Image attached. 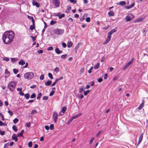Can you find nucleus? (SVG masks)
<instances>
[{
    "mask_svg": "<svg viewBox=\"0 0 148 148\" xmlns=\"http://www.w3.org/2000/svg\"><path fill=\"white\" fill-rule=\"evenodd\" d=\"M48 97L47 96H44L43 97V99L45 100H46L48 99Z\"/></svg>",
    "mask_w": 148,
    "mask_h": 148,
    "instance_id": "e2e57ef3",
    "label": "nucleus"
},
{
    "mask_svg": "<svg viewBox=\"0 0 148 148\" xmlns=\"http://www.w3.org/2000/svg\"><path fill=\"white\" fill-rule=\"evenodd\" d=\"M144 101L143 100L141 104L140 105V106L138 108V110H141L144 106Z\"/></svg>",
    "mask_w": 148,
    "mask_h": 148,
    "instance_id": "ddd939ff",
    "label": "nucleus"
},
{
    "mask_svg": "<svg viewBox=\"0 0 148 148\" xmlns=\"http://www.w3.org/2000/svg\"><path fill=\"white\" fill-rule=\"evenodd\" d=\"M92 69H93V66H91L90 67V68L88 70V73H90L92 72Z\"/></svg>",
    "mask_w": 148,
    "mask_h": 148,
    "instance_id": "8fccbe9b",
    "label": "nucleus"
},
{
    "mask_svg": "<svg viewBox=\"0 0 148 148\" xmlns=\"http://www.w3.org/2000/svg\"><path fill=\"white\" fill-rule=\"evenodd\" d=\"M11 61L12 62L14 63L16 62V61L18 60V58H11Z\"/></svg>",
    "mask_w": 148,
    "mask_h": 148,
    "instance_id": "6ab92c4d",
    "label": "nucleus"
},
{
    "mask_svg": "<svg viewBox=\"0 0 148 148\" xmlns=\"http://www.w3.org/2000/svg\"><path fill=\"white\" fill-rule=\"evenodd\" d=\"M48 75L49 77L50 78H51V79H53V75L51 73H48Z\"/></svg>",
    "mask_w": 148,
    "mask_h": 148,
    "instance_id": "c9c22d12",
    "label": "nucleus"
},
{
    "mask_svg": "<svg viewBox=\"0 0 148 148\" xmlns=\"http://www.w3.org/2000/svg\"><path fill=\"white\" fill-rule=\"evenodd\" d=\"M70 1L71 2L73 3V4H75L76 3V1L74 0H70Z\"/></svg>",
    "mask_w": 148,
    "mask_h": 148,
    "instance_id": "bf43d9fd",
    "label": "nucleus"
},
{
    "mask_svg": "<svg viewBox=\"0 0 148 148\" xmlns=\"http://www.w3.org/2000/svg\"><path fill=\"white\" fill-rule=\"evenodd\" d=\"M18 64L19 65H23L25 64V62L24 60L22 59L19 61Z\"/></svg>",
    "mask_w": 148,
    "mask_h": 148,
    "instance_id": "f3484780",
    "label": "nucleus"
},
{
    "mask_svg": "<svg viewBox=\"0 0 148 148\" xmlns=\"http://www.w3.org/2000/svg\"><path fill=\"white\" fill-rule=\"evenodd\" d=\"M102 130H100L98 132V133L96 134V136H98L100 134V133L102 132Z\"/></svg>",
    "mask_w": 148,
    "mask_h": 148,
    "instance_id": "5fc2aeb1",
    "label": "nucleus"
},
{
    "mask_svg": "<svg viewBox=\"0 0 148 148\" xmlns=\"http://www.w3.org/2000/svg\"><path fill=\"white\" fill-rule=\"evenodd\" d=\"M79 46V44L78 43L75 46V53H76L77 49Z\"/></svg>",
    "mask_w": 148,
    "mask_h": 148,
    "instance_id": "5701e85b",
    "label": "nucleus"
},
{
    "mask_svg": "<svg viewBox=\"0 0 148 148\" xmlns=\"http://www.w3.org/2000/svg\"><path fill=\"white\" fill-rule=\"evenodd\" d=\"M12 129L16 132H17L18 130L16 127L15 125H13L12 126Z\"/></svg>",
    "mask_w": 148,
    "mask_h": 148,
    "instance_id": "7c9ffc66",
    "label": "nucleus"
},
{
    "mask_svg": "<svg viewBox=\"0 0 148 148\" xmlns=\"http://www.w3.org/2000/svg\"><path fill=\"white\" fill-rule=\"evenodd\" d=\"M13 71L14 73L15 74H16L18 72V69H13Z\"/></svg>",
    "mask_w": 148,
    "mask_h": 148,
    "instance_id": "e433bc0d",
    "label": "nucleus"
},
{
    "mask_svg": "<svg viewBox=\"0 0 148 148\" xmlns=\"http://www.w3.org/2000/svg\"><path fill=\"white\" fill-rule=\"evenodd\" d=\"M6 124L4 123H3L2 121L0 120V126H2L3 125H6Z\"/></svg>",
    "mask_w": 148,
    "mask_h": 148,
    "instance_id": "de8ad7c7",
    "label": "nucleus"
},
{
    "mask_svg": "<svg viewBox=\"0 0 148 148\" xmlns=\"http://www.w3.org/2000/svg\"><path fill=\"white\" fill-rule=\"evenodd\" d=\"M51 81H49L45 82V84L46 86H49L51 84Z\"/></svg>",
    "mask_w": 148,
    "mask_h": 148,
    "instance_id": "aec40b11",
    "label": "nucleus"
},
{
    "mask_svg": "<svg viewBox=\"0 0 148 148\" xmlns=\"http://www.w3.org/2000/svg\"><path fill=\"white\" fill-rule=\"evenodd\" d=\"M79 98L81 100L84 97V96L83 95H81L79 96Z\"/></svg>",
    "mask_w": 148,
    "mask_h": 148,
    "instance_id": "13d9d810",
    "label": "nucleus"
},
{
    "mask_svg": "<svg viewBox=\"0 0 148 148\" xmlns=\"http://www.w3.org/2000/svg\"><path fill=\"white\" fill-rule=\"evenodd\" d=\"M54 32V33L56 34L61 35L64 33V30L63 29L57 28L55 29Z\"/></svg>",
    "mask_w": 148,
    "mask_h": 148,
    "instance_id": "20e7f679",
    "label": "nucleus"
},
{
    "mask_svg": "<svg viewBox=\"0 0 148 148\" xmlns=\"http://www.w3.org/2000/svg\"><path fill=\"white\" fill-rule=\"evenodd\" d=\"M64 16L65 14H62L61 15H60V16H59V18L60 19H61L62 17H64Z\"/></svg>",
    "mask_w": 148,
    "mask_h": 148,
    "instance_id": "58836bf2",
    "label": "nucleus"
},
{
    "mask_svg": "<svg viewBox=\"0 0 148 148\" xmlns=\"http://www.w3.org/2000/svg\"><path fill=\"white\" fill-rule=\"evenodd\" d=\"M134 60V58H132L131 60L126 64V65L128 67L132 63Z\"/></svg>",
    "mask_w": 148,
    "mask_h": 148,
    "instance_id": "2eb2a0df",
    "label": "nucleus"
},
{
    "mask_svg": "<svg viewBox=\"0 0 148 148\" xmlns=\"http://www.w3.org/2000/svg\"><path fill=\"white\" fill-rule=\"evenodd\" d=\"M117 31L116 28H115L113 29H112L110 32H109L108 34L109 35V36H111V35L113 34L114 32H116Z\"/></svg>",
    "mask_w": 148,
    "mask_h": 148,
    "instance_id": "6e6552de",
    "label": "nucleus"
},
{
    "mask_svg": "<svg viewBox=\"0 0 148 148\" xmlns=\"http://www.w3.org/2000/svg\"><path fill=\"white\" fill-rule=\"evenodd\" d=\"M53 118L54 122H56L58 118V114L56 112H54L53 114Z\"/></svg>",
    "mask_w": 148,
    "mask_h": 148,
    "instance_id": "0eeeda50",
    "label": "nucleus"
},
{
    "mask_svg": "<svg viewBox=\"0 0 148 148\" xmlns=\"http://www.w3.org/2000/svg\"><path fill=\"white\" fill-rule=\"evenodd\" d=\"M108 15L110 16H114V13L112 11H110L108 13Z\"/></svg>",
    "mask_w": 148,
    "mask_h": 148,
    "instance_id": "b1692460",
    "label": "nucleus"
},
{
    "mask_svg": "<svg viewBox=\"0 0 148 148\" xmlns=\"http://www.w3.org/2000/svg\"><path fill=\"white\" fill-rule=\"evenodd\" d=\"M84 90L83 88L82 87H81L79 89V92H82Z\"/></svg>",
    "mask_w": 148,
    "mask_h": 148,
    "instance_id": "680f3d73",
    "label": "nucleus"
},
{
    "mask_svg": "<svg viewBox=\"0 0 148 148\" xmlns=\"http://www.w3.org/2000/svg\"><path fill=\"white\" fill-rule=\"evenodd\" d=\"M143 20V19L142 18H140L136 20L134 22L135 23L140 22L141 21Z\"/></svg>",
    "mask_w": 148,
    "mask_h": 148,
    "instance_id": "c756f323",
    "label": "nucleus"
},
{
    "mask_svg": "<svg viewBox=\"0 0 148 148\" xmlns=\"http://www.w3.org/2000/svg\"><path fill=\"white\" fill-rule=\"evenodd\" d=\"M53 49V48L52 47L50 46L47 49V50L48 51L52 50Z\"/></svg>",
    "mask_w": 148,
    "mask_h": 148,
    "instance_id": "864d4df0",
    "label": "nucleus"
},
{
    "mask_svg": "<svg viewBox=\"0 0 148 148\" xmlns=\"http://www.w3.org/2000/svg\"><path fill=\"white\" fill-rule=\"evenodd\" d=\"M54 125L53 124H51L50 126V129L51 130H52L54 129Z\"/></svg>",
    "mask_w": 148,
    "mask_h": 148,
    "instance_id": "ea45409f",
    "label": "nucleus"
},
{
    "mask_svg": "<svg viewBox=\"0 0 148 148\" xmlns=\"http://www.w3.org/2000/svg\"><path fill=\"white\" fill-rule=\"evenodd\" d=\"M32 142H29L28 143V147H31L32 146Z\"/></svg>",
    "mask_w": 148,
    "mask_h": 148,
    "instance_id": "a19ab883",
    "label": "nucleus"
},
{
    "mask_svg": "<svg viewBox=\"0 0 148 148\" xmlns=\"http://www.w3.org/2000/svg\"><path fill=\"white\" fill-rule=\"evenodd\" d=\"M111 38V36H109V35L108 34L107 39H106L105 42L103 43V44L105 45L108 43L110 41Z\"/></svg>",
    "mask_w": 148,
    "mask_h": 148,
    "instance_id": "1a4fd4ad",
    "label": "nucleus"
},
{
    "mask_svg": "<svg viewBox=\"0 0 148 148\" xmlns=\"http://www.w3.org/2000/svg\"><path fill=\"white\" fill-rule=\"evenodd\" d=\"M8 113L10 114V116H12L13 114V113L10 110H8Z\"/></svg>",
    "mask_w": 148,
    "mask_h": 148,
    "instance_id": "79ce46f5",
    "label": "nucleus"
},
{
    "mask_svg": "<svg viewBox=\"0 0 148 148\" xmlns=\"http://www.w3.org/2000/svg\"><path fill=\"white\" fill-rule=\"evenodd\" d=\"M33 4L34 5H35L37 7H39L40 6V5L36 1L34 0L32 2Z\"/></svg>",
    "mask_w": 148,
    "mask_h": 148,
    "instance_id": "f8f14e48",
    "label": "nucleus"
},
{
    "mask_svg": "<svg viewBox=\"0 0 148 148\" xmlns=\"http://www.w3.org/2000/svg\"><path fill=\"white\" fill-rule=\"evenodd\" d=\"M0 116H1V118L2 119V120L3 121H4V116L3 114H2L1 113H0Z\"/></svg>",
    "mask_w": 148,
    "mask_h": 148,
    "instance_id": "a18cd8bd",
    "label": "nucleus"
},
{
    "mask_svg": "<svg viewBox=\"0 0 148 148\" xmlns=\"http://www.w3.org/2000/svg\"><path fill=\"white\" fill-rule=\"evenodd\" d=\"M36 97V94L35 93H33L30 96V98L31 99H33Z\"/></svg>",
    "mask_w": 148,
    "mask_h": 148,
    "instance_id": "4c0bfd02",
    "label": "nucleus"
},
{
    "mask_svg": "<svg viewBox=\"0 0 148 148\" xmlns=\"http://www.w3.org/2000/svg\"><path fill=\"white\" fill-rule=\"evenodd\" d=\"M19 94L20 95H21L22 96H23L24 95V93L23 92H22V91H20V92H19Z\"/></svg>",
    "mask_w": 148,
    "mask_h": 148,
    "instance_id": "338daca9",
    "label": "nucleus"
},
{
    "mask_svg": "<svg viewBox=\"0 0 148 148\" xmlns=\"http://www.w3.org/2000/svg\"><path fill=\"white\" fill-rule=\"evenodd\" d=\"M86 21L87 22H90V18L89 17L87 18L86 19Z\"/></svg>",
    "mask_w": 148,
    "mask_h": 148,
    "instance_id": "603ef678",
    "label": "nucleus"
},
{
    "mask_svg": "<svg viewBox=\"0 0 148 148\" xmlns=\"http://www.w3.org/2000/svg\"><path fill=\"white\" fill-rule=\"evenodd\" d=\"M82 114L81 113H79L78 114H77V115H75L74 116H73V118L74 119H76L77 117L79 116H80Z\"/></svg>",
    "mask_w": 148,
    "mask_h": 148,
    "instance_id": "cd10ccee",
    "label": "nucleus"
},
{
    "mask_svg": "<svg viewBox=\"0 0 148 148\" xmlns=\"http://www.w3.org/2000/svg\"><path fill=\"white\" fill-rule=\"evenodd\" d=\"M99 66V63H97L94 66V68L95 69H98Z\"/></svg>",
    "mask_w": 148,
    "mask_h": 148,
    "instance_id": "c85d7f7f",
    "label": "nucleus"
},
{
    "mask_svg": "<svg viewBox=\"0 0 148 148\" xmlns=\"http://www.w3.org/2000/svg\"><path fill=\"white\" fill-rule=\"evenodd\" d=\"M42 95L41 93H39L38 95V97H37V99L38 100L41 97Z\"/></svg>",
    "mask_w": 148,
    "mask_h": 148,
    "instance_id": "72a5a7b5",
    "label": "nucleus"
},
{
    "mask_svg": "<svg viewBox=\"0 0 148 148\" xmlns=\"http://www.w3.org/2000/svg\"><path fill=\"white\" fill-rule=\"evenodd\" d=\"M66 107L64 106L62 108V110H61V112H62V113H63L64 114L65 113V111H66Z\"/></svg>",
    "mask_w": 148,
    "mask_h": 148,
    "instance_id": "4be33fe9",
    "label": "nucleus"
},
{
    "mask_svg": "<svg viewBox=\"0 0 148 148\" xmlns=\"http://www.w3.org/2000/svg\"><path fill=\"white\" fill-rule=\"evenodd\" d=\"M40 80H43L44 78V75H41L40 77Z\"/></svg>",
    "mask_w": 148,
    "mask_h": 148,
    "instance_id": "774afa93",
    "label": "nucleus"
},
{
    "mask_svg": "<svg viewBox=\"0 0 148 148\" xmlns=\"http://www.w3.org/2000/svg\"><path fill=\"white\" fill-rule=\"evenodd\" d=\"M16 86V84L14 82H10L8 84V87L9 89L11 91H13Z\"/></svg>",
    "mask_w": 148,
    "mask_h": 148,
    "instance_id": "f03ea898",
    "label": "nucleus"
},
{
    "mask_svg": "<svg viewBox=\"0 0 148 148\" xmlns=\"http://www.w3.org/2000/svg\"><path fill=\"white\" fill-rule=\"evenodd\" d=\"M55 51L56 53L58 54L62 53V51L60 50L58 47H56V48Z\"/></svg>",
    "mask_w": 148,
    "mask_h": 148,
    "instance_id": "9b49d317",
    "label": "nucleus"
},
{
    "mask_svg": "<svg viewBox=\"0 0 148 148\" xmlns=\"http://www.w3.org/2000/svg\"><path fill=\"white\" fill-rule=\"evenodd\" d=\"M34 75V74L32 72H28L25 73L24 75V76L25 79H30L33 78Z\"/></svg>",
    "mask_w": 148,
    "mask_h": 148,
    "instance_id": "7ed1b4c3",
    "label": "nucleus"
},
{
    "mask_svg": "<svg viewBox=\"0 0 148 148\" xmlns=\"http://www.w3.org/2000/svg\"><path fill=\"white\" fill-rule=\"evenodd\" d=\"M25 97L27 99H28L30 97V95L29 93H27L25 95Z\"/></svg>",
    "mask_w": 148,
    "mask_h": 148,
    "instance_id": "bb28decb",
    "label": "nucleus"
},
{
    "mask_svg": "<svg viewBox=\"0 0 148 148\" xmlns=\"http://www.w3.org/2000/svg\"><path fill=\"white\" fill-rule=\"evenodd\" d=\"M67 56V55L64 54L61 56V57L62 58L64 59L66 58Z\"/></svg>",
    "mask_w": 148,
    "mask_h": 148,
    "instance_id": "49530a36",
    "label": "nucleus"
},
{
    "mask_svg": "<svg viewBox=\"0 0 148 148\" xmlns=\"http://www.w3.org/2000/svg\"><path fill=\"white\" fill-rule=\"evenodd\" d=\"M56 21L52 20L51 21L50 24L51 25H52L56 24Z\"/></svg>",
    "mask_w": 148,
    "mask_h": 148,
    "instance_id": "f704fd0d",
    "label": "nucleus"
},
{
    "mask_svg": "<svg viewBox=\"0 0 148 148\" xmlns=\"http://www.w3.org/2000/svg\"><path fill=\"white\" fill-rule=\"evenodd\" d=\"M18 119L17 118H15L13 121V123L15 124L17 123L18 121Z\"/></svg>",
    "mask_w": 148,
    "mask_h": 148,
    "instance_id": "473e14b6",
    "label": "nucleus"
},
{
    "mask_svg": "<svg viewBox=\"0 0 148 148\" xmlns=\"http://www.w3.org/2000/svg\"><path fill=\"white\" fill-rule=\"evenodd\" d=\"M63 78V77H61L60 78H59L57 79H56V81L57 82L58 81L62 79Z\"/></svg>",
    "mask_w": 148,
    "mask_h": 148,
    "instance_id": "c03bdc74",
    "label": "nucleus"
},
{
    "mask_svg": "<svg viewBox=\"0 0 148 148\" xmlns=\"http://www.w3.org/2000/svg\"><path fill=\"white\" fill-rule=\"evenodd\" d=\"M54 92H55V91L54 90H52L51 91V92L50 93L49 95L50 96H52Z\"/></svg>",
    "mask_w": 148,
    "mask_h": 148,
    "instance_id": "6e6d98bb",
    "label": "nucleus"
},
{
    "mask_svg": "<svg viewBox=\"0 0 148 148\" xmlns=\"http://www.w3.org/2000/svg\"><path fill=\"white\" fill-rule=\"evenodd\" d=\"M26 126L29 127L30 126V123H27L26 124Z\"/></svg>",
    "mask_w": 148,
    "mask_h": 148,
    "instance_id": "052dcab7",
    "label": "nucleus"
},
{
    "mask_svg": "<svg viewBox=\"0 0 148 148\" xmlns=\"http://www.w3.org/2000/svg\"><path fill=\"white\" fill-rule=\"evenodd\" d=\"M134 6V3H133L132 4L129 6H126L125 8L127 9L131 8Z\"/></svg>",
    "mask_w": 148,
    "mask_h": 148,
    "instance_id": "dca6fc26",
    "label": "nucleus"
},
{
    "mask_svg": "<svg viewBox=\"0 0 148 148\" xmlns=\"http://www.w3.org/2000/svg\"><path fill=\"white\" fill-rule=\"evenodd\" d=\"M12 138L16 142L17 141L18 138L16 136V135L15 134H13L12 136Z\"/></svg>",
    "mask_w": 148,
    "mask_h": 148,
    "instance_id": "a211bd4d",
    "label": "nucleus"
},
{
    "mask_svg": "<svg viewBox=\"0 0 148 148\" xmlns=\"http://www.w3.org/2000/svg\"><path fill=\"white\" fill-rule=\"evenodd\" d=\"M143 133H142L140 136L139 137V140L138 144H140L143 138Z\"/></svg>",
    "mask_w": 148,
    "mask_h": 148,
    "instance_id": "4468645a",
    "label": "nucleus"
},
{
    "mask_svg": "<svg viewBox=\"0 0 148 148\" xmlns=\"http://www.w3.org/2000/svg\"><path fill=\"white\" fill-rule=\"evenodd\" d=\"M51 0L52 3L55 6V8H57L60 6V2L59 0Z\"/></svg>",
    "mask_w": 148,
    "mask_h": 148,
    "instance_id": "39448f33",
    "label": "nucleus"
},
{
    "mask_svg": "<svg viewBox=\"0 0 148 148\" xmlns=\"http://www.w3.org/2000/svg\"><path fill=\"white\" fill-rule=\"evenodd\" d=\"M34 29V26L32 25H31L30 27V29L31 30H33Z\"/></svg>",
    "mask_w": 148,
    "mask_h": 148,
    "instance_id": "69168bd1",
    "label": "nucleus"
},
{
    "mask_svg": "<svg viewBox=\"0 0 148 148\" xmlns=\"http://www.w3.org/2000/svg\"><path fill=\"white\" fill-rule=\"evenodd\" d=\"M90 92L89 90H87L86 91H84V95L86 96V95Z\"/></svg>",
    "mask_w": 148,
    "mask_h": 148,
    "instance_id": "2f4dec72",
    "label": "nucleus"
},
{
    "mask_svg": "<svg viewBox=\"0 0 148 148\" xmlns=\"http://www.w3.org/2000/svg\"><path fill=\"white\" fill-rule=\"evenodd\" d=\"M15 37L14 32L9 30L5 32L3 34L2 40L3 43L6 45L11 43Z\"/></svg>",
    "mask_w": 148,
    "mask_h": 148,
    "instance_id": "f257e3e1",
    "label": "nucleus"
},
{
    "mask_svg": "<svg viewBox=\"0 0 148 148\" xmlns=\"http://www.w3.org/2000/svg\"><path fill=\"white\" fill-rule=\"evenodd\" d=\"M111 38V36H109V35L108 34L107 39H106L105 42L103 43V44L105 45L108 43L110 41Z\"/></svg>",
    "mask_w": 148,
    "mask_h": 148,
    "instance_id": "9d476101",
    "label": "nucleus"
},
{
    "mask_svg": "<svg viewBox=\"0 0 148 148\" xmlns=\"http://www.w3.org/2000/svg\"><path fill=\"white\" fill-rule=\"evenodd\" d=\"M134 18V16L131 14H130L126 16L125 19L127 22H128L132 20Z\"/></svg>",
    "mask_w": 148,
    "mask_h": 148,
    "instance_id": "423d86ee",
    "label": "nucleus"
},
{
    "mask_svg": "<svg viewBox=\"0 0 148 148\" xmlns=\"http://www.w3.org/2000/svg\"><path fill=\"white\" fill-rule=\"evenodd\" d=\"M9 146V143H7L5 144L4 146V148H7Z\"/></svg>",
    "mask_w": 148,
    "mask_h": 148,
    "instance_id": "09e8293b",
    "label": "nucleus"
},
{
    "mask_svg": "<svg viewBox=\"0 0 148 148\" xmlns=\"http://www.w3.org/2000/svg\"><path fill=\"white\" fill-rule=\"evenodd\" d=\"M45 128L47 130H48L49 129V127L48 125H46L45 126Z\"/></svg>",
    "mask_w": 148,
    "mask_h": 148,
    "instance_id": "0e129e2a",
    "label": "nucleus"
},
{
    "mask_svg": "<svg viewBox=\"0 0 148 148\" xmlns=\"http://www.w3.org/2000/svg\"><path fill=\"white\" fill-rule=\"evenodd\" d=\"M24 132V130H22L20 133H18L17 136L18 137L21 136H22Z\"/></svg>",
    "mask_w": 148,
    "mask_h": 148,
    "instance_id": "412c9836",
    "label": "nucleus"
},
{
    "mask_svg": "<svg viewBox=\"0 0 148 148\" xmlns=\"http://www.w3.org/2000/svg\"><path fill=\"white\" fill-rule=\"evenodd\" d=\"M54 71L55 72H58L59 71V69L58 67H56L54 69Z\"/></svg>",
    "mask_w": 148,
    "mask_h": 148,
    "instance_id": "3c124183",
    "label": "nucleus"
},
{
    "mask_svg": "<svg viewBox=\"0 0 148 148\" xmlns=\"http://www.w3.org/2000/svg\"><path fill=\"white\" fill-rule=\"evenodd\" d=\"M62 46L64 48H65L66 47V45L65 43L64 42H62Z\"/></svg>",
    "mask_w": 148,
    "mask_h": 148,
    "instance_id": "4d7b16f0",
    "label": "nucleus"
},
{
    "mask_svg": "<svg viewBox=\"0 0 148 148\" xmlns=\"http://www.w3.org/2000/svg\"><path fill=\"white\" fill-rule=\"evenodd\" d=\"M119 4L121 5H125L126 3L125 1H121Z\"/></svg>",
    "mask_w": 148,
    "mask_h": 148,
    "instance_id": "393cba45",
    "label": "nucleus"
},
{
    "mask_svg": "<svg viewBox=\"0 0 148 148\" xmlns=\"http://www.w3.org/2000/svg\"><path fill=\"white\" fill-rule=\"evenodd\" d=\"M94 139V137L92 138L91 139V140H90L89 142V144L90 145H91L92 144V143L93 142V141Z\"/></svg>",
    "mask_w": 148,
    "mask_h": 148,
    "instance_id": "37998d69",
    "label": "nucleus"
},
{
    "mask_svg": "<svg viewBox=\"0 0 148 148\" xmlns=\"http://www.w3.org/2000/svg\"><path fill=\"white\" fill-rule=\"evenodd\" d=\"M72 45V43L71 42H69L67 44V47L69 48L71 47Z\"/></svg>",
    "mask_w": 148,
    "mask_h": 148,
    "instance_id": "a878e982",
    "label": "nucleus"
}]
</instances>
